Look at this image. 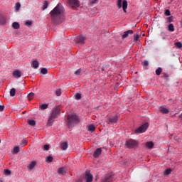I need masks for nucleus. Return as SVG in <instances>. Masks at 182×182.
Instances as JSON below:
<instances>
[{"label":"nucleus","instance_id":"4","mask_svg":"<svg viewBox=\"0 0 182 182\" xmlns=\"http://www.w3.org/2000/svg\"><path fill=\"white\" fill-rule=\"evenodd\" d=\"M125 145L128 149H134L139 146V142L134 139H129L126 141Z\"/></svg>","mask_w":182,"mask_h":182},{"label":"nucleus","instance_id":"46","mask_svg":"<svg viewBox=\"0 0 182 182\" xmlns=\"http://www.w3.org/2000/svg\"><path fill=\"white\" fill-rule=\"evenodd\" d=\"M44 150H49V145H48V144H46V145H44Z\"/></svg>","mask_w":182,"mask_h":182},{"label":"nucleus","instance_id":"26","mask_svg":"<svg viewBox=\"0 0 182 182\" xmlns=\"http://www.w3.org/2000/svg\"><path fill=\"white\" fill-rule=\"evenodd\" d=\"M28 123L30 126H36V122L33 119L28 120Z\"/></svg>","mask_w":182,"mask_h":182},{"label":"nucleus","instance_id":"21","mask_svg":"<svg viewBox=\"0 0 182 182\" xmlns=\"http://www.w3.org/2000/svg\"><path fill=\"white\" fill-rule=\"evenodd\" d=\"M12 27L14 29H19V28H21V25H19V23L18 22H14L12 23Z\"/></svg>","mask_w":182,"mask_h":182},{"label":"nucleus","instance_id":"13","mask_svg":"<svg viewBox=\"0 0 182 182\" xmlns=\"http://www.w3.org/2000/svg\"><path fill=\"white\" fill-rule=\"evenodd\" d=\"M129 35H133V30H128L124 33V34L122 36V38L124 39L129 36Z\"/></svg>","mask_w":182,"mask_h":182},{"label":"nucleus","instance_id":"19","mask_svg":"<svg viewBox=\"0 0 182 182\" xmlns=\"http://www.w3.org/2000/svg\"><path fill=\"white\" fill-rule=\"evenodd\" d=\"M117 122V116H114L112 118H110L108 121V123H116Z\"/></svg>","mask_w":182,"mask_h":182},{"label":"nucleus","instance_id":"35","mask_svg":"<svg viewBox=\"0 0 182 182\" xmlns=\"http://www.w3.org/2000/svg\"><path fill=\"white\" fill-rule=\"evenodd\" d=\"M26 26H28V28L32 26V21H27L25 22Z\"/></svg>","mask_w":182,"mask_h":182},{"label":"nucleus","instance_id":"33","mask_svg":"<svg viewBox=\"0 0 182 182\" xmlns=\"http://www.w3.org/2000/svg\"><path fill=\"white\" fill-rule=\"evenodd\" d=\"M175 46L178 48L180 49L182 48V43L181 42H177L175 43Z\"/></svg>","mask_w":182,"mask_h":182},{"label":"nucleus","instance_id":"25","mask_svg":"<svg viewBox=\"0 0 182 182\" xmlns=\"http://www.w3.org/2000/svg\"><path fill=\"white\" fill-rule=\"evenodd\" d=\"M161 72H163V69L161 68H158L156 70V75L157 76H160V75H161Z\"/></svg>","mask_w":182,"mask_h":182},{"label":"nucleus","instance_id":"50","mask_svg":"<svg viewBox=\"0 0 182 182\" xmlns=\"http://www.w3.org/2000/svg\"><path fill=\"white\" fill-rule=\"evenodd\" d=\"M75 182H82L81 180H78V181H75Z\"/></svg>","mask_w":182,"mask_h":182},{"label":"nucleus","instance_id":"12","mask_svg":"<svg viewBox=\"0 0 182 182\" xmlns=\"http://www.w3.org/2000/svg\"><path fill=\"white\" fill-rule=\"evenodd\" d=\"M101 154H102V148H97L94 152L93 156L95 159H97V157H99V156H100Z\"/></svg>","mask_w":182,"mask_h":182},{"label":"nucleus","instance_id":"32","mask_svg":"<svg viewBox=\"0 0 182 182\" xmlns=\"http://www.w3.org/2000/svg\"><path fill=\"white\" fill-rule=\"evenodd\" d=\"M33 96H35V93H33V92H30V93L28 95V100H32V99L33 98Z\"/></svg>","mask_w":182,"mask_h":182},{"label":"nucleus","instance_id":"37","mask_svg":"<svg viewBox=\"0 0 182 182\" xmlns=\"http://www.w3.org/2000/svg\"><path fill=\"white\" fill-rule=\"evenodd\" d=\"M164 15H165L166 16H170V15H171V13H170V10L166 9V10L165 11V12H164Z\"/></svg>","mask_w":182,"mask_h":182},{"label":"nucleus","instance_id":"8","mask_svg":"<svg viewBox=\"0 0 182 182\" xmlns=\"http://www.w3.org/2000/svg\"><path fill=\"white\" fill-rule=\"evenodd\" d=\"M85 41H86V37L82 35L77 36L75 39L76 43H79L80 45H83V43H85Z\"/></svg>","mask_w":182,"mask_h":182},{"label":"nucleus","instance_id":"16","mask_svg":"<svg viewBox=\"0 0 182 182\" xmlns=\"http://www.w3.org/2000/svg\"><path fill=\"white\" fill-rule=\"evenodd\" d=\"M160 112L161 113H163V114H168L170 111L168 110V109L166 108V107H161Z\"/></svg>","mask_w":182,"mask_h":182},{"label":"nucleus","instance_id":"6","mask_svg":"<svg viewBox=\"0 0 182 182\" xmlns=\"http://www.w3.org/2000/svg\"><path fill=\"white\" fill-rule=\"evenodd\" d=\"M147 129H149V123H144V124H142L141 126H140L139 127H138L136 129L134 130V133L137 134H141V133H144L146 132V130H147Z\"/></svg>","mask_w":182,"mask_h":182},{"label":"nucleus","instance_id":"18","mask_svg":"<svg viewBox=\"0 0 182 182\" xmlns=\"http://www.w3.org/2000/svg\"><path fill=\"white\" fill-rule=\"evenodd\" d=\"M96 130V127H95V125L93 124H91L88 126V132H91V133H93Z\"/></svg>","mask_w":182,"mask_h":182},{"label":"nucleus","instance_id":"29","mask_svg":"<svg viewBox=\"0 0 182 182\" xmlns=\"http://www.w3.org/2000/svg\"><path fill=\"white\" fill-rule=\"evenodd\" d=\"M47 73H48V69L45 68H41V75H47Z\"/></svg>","mask_w":182,"mask_h":182},{"label":"nucleus","instance_id":"1","mask_svg":"<svg viewBox=\"0 0 182 182\" xmlns=\"http://www.w3.org/2000/svg\"><path fill=\"white\" fill-rule=\"evenodd\" d=\"M51 21L53 23L59 25L65 19V8L59 3L50 12Z\"/></svg>","mask_w":182,"mask_h":182},{"label":"nucleus","instance_id":"27","mask_svg":"<svg viewBox=\"0 0 182 182\" xmlns=\"http://www.w3.org/2000/svg\"><path fill=\"white\" fill-rule=\"evenodd\" d=\"M75 100H80V99H82V94L80 93L75 94Z\"/></svg>","mask_w":182,"mask_h":182},{"label":"nucleus","instance_id":"47","mask_svg":"<svg viewBox=\"0 0 182 182\" xmlns=\"http://www.w3.org/2000/svg\"><path fill=\"white\" fill-rule=\"evenodd\" d=\"M4 109H5V106H4V105H0V112L4 111Z\"/></svg>","mask_w":182,"mask_h":182},{"label":"nucleus","instance_id":"52","mask_svg":"<svg viewBox=\"0 0 182 182\" xmlns=\"http://www.w3.org/2000/svg\"><path fill=\"white\" fill-rule=\"evenodd\" d=\"M0 143H1V139H0Z\"/></svg>","mask_w":182,"mask_h":182},{"label":"nucleus","instance_id":"45","mask_svg":"<svg viewBox=\"0 0 182 182\" xmlns=\"http://www.w3.org/2000/svg\"><path fill=\"white\" fill-rule=\"evenodd\" d=\"M144 66H149V61L148 60H144Z\"/></svg>","mask_w":182,"mask_h":182},{"label":"nucleus","instance_id":"41","mask_svg":"<svg viewBox=\"0 0 182 182\" xmlns=\"http://www.w3.org/2000/svg\"><path fill=\"white\" fill-rule=\"evenodd\" d=\"M4 174L6 176H9L11 175V171L9 169H4Z\"/></svg>","mask_w":182,"mask_h":182},{"label":"nucleus","instance_id":"36","mask_svg":"<svg viewBox=\"0 0 182 182\" xmlns=\"http://www.w3.org/2000/svg\"><path fill=\"white\" fill-rule=\"evenodd\" d=\"M49 6V4H48V1H45L43 2V9L45 10L48 8V6Z\"/></svg>","mask_w":182,"mask_h":182},{"label":"nucleus","instance_id":"22","mask_svg":"<svg viewBox=\"0 0 182 182\" xmlns=\"http://www.w3.org/2000/svg\"><path fill=\"white\" fill-rule=\"evenodd\" d=\"M168 31H169V32H174V25L173 23H170L168 26Z\"/></svg>","mask_w":182,"mask_h":182},{"label":"nucleus","instance_id":"17","mask_svg":"<svg viewBox=\"0 0 182 182\" xmlns=\"http://www.w3.org/2000/svg\"><path fill=\"white\" fill-rule=\"evenodd\" d=\"M36 166V161H32L30 163L29 166H27L28 170H33V168Z\"/></svg>","mask_w":182,"mask_h":182},{"label":"nucleus","instance_id":"3","mask_svg":"<svg viewBox=\"0 0 182 182\" xmlns=\"http://www.w3.org/2000/svg\"><path fill=\"white\" fill-rule=\"evenodd\" d=\"M59 116H60V109L58 107H54L50 113V116L47 122V126H52L53 122H55V119H58Z\"/></svg>","mask_w":182,"mask_h":182},{"label":"nucleus","instance_id":"42","mask_svg":"<svg viewBox=\"0 0 182 182\" xmlns=\"http://www.w3.org/2000/svg\"><path fill=\"white\" fill-rule=\"evenodd\" d=\"M82 72V69H78L75 72V75H76V76H79V75H80V73Z\"/></svg>","mask_w":182,"mask_h":182},{"label":"nucleus","instance_id":"14","mask_svg":"<svg viewBox=\"0 0 182 182\" xmlns=\"http://www.w3.org/2000/svg\"><path fill=\"white\" fill-rule=\"evenodd\" d=\"M31 66L33 69H38L39 68V62H38V60H33Z\"/></svg>","mask_w":182,"mask_h":182},{"label":"nucleus","instance_id":"24","mask_svg":"<svg viewBox=\"0 0 182 182\" xmlns=\"http://www.w3.org/2000/svg\"><path fill=\"white\" fill-rule=\"evenodd\" d=\"M46 161L47 163H52V161H53V157H52V156H47L46 158Z\"/></svg>","mask_w":182,"mask_h":182},{"label":"nucleus","instance_id":"23","mask_svg":"<svg viewBox=\"0 0 182 182\" xmlns=\"http://www.w3.org/2000/svg\"><path fill=\"white\" fill-rule=\"evenodd\" d=\"M146 147H148V149H153V147L154 146V144H153V141H149L146 142Z\"/></svg>","mask_w":182,"mask_h":182},{"label":"nucleus","instance_id":"5","mask_svg":"<svg viewBox=\"0 0 182 182\" xmlns=\"http://www.w3.org/2000/svg\"><path fill=\"white\" fill-rule=\"evenodd\" d=\"M117 6L118 9H120V8L123 9L124 12H127V1L126 0H118L117 3Z\"/></svg>","mask_w":182,"mask_h":182},{"label":"nucleus","instance_id":"11","mask_svg":"<svg viewBox=\"0 0 182 182\" xmlns=\"http://www.w3.org/2000/svg\"><path fill=\"white\" fill-rule=\"evenodd\" d=\"M114 180V178H113V176L112 175H107L106 176H105L102 178V182H112Z\"/></svg>","mask_w":182,"mask_h":182},{"label":"nucleus","instance_id":"31","mask_svg":"<svg viewBox=\"0 0 182 182\" xmlns=\"http://www.w3.org/2000/svg\"><path fill=\"white\" fill-rule=\"evenodd\" d=\"M48 104H43L41 105H40V109H41V110H45L46 109H48Z\"/></svg>","mask_w":182,"mask_h":182},{"label":"nucleus","instance_id":"9","mask_svg":"<svg viewBox=\"0 0 182 182\" xmlns=\"http://www.w3.org/2000/svg\"><path fill=\"white\" fill-rule=\"evenodd\" d=\"M68 4L73 8H79V0H68Z\"/></svg>","mask_w":182,"mask_h":182},{"label":"nucleus","instance_id":"34","mask_svg":"<svg viewBox=\"0 0 182 182\" xmlns=\"http://www.w3.org/2000/svg\"><path fill=\"white\" fill-rule=\"evenodd\" d=\"M28 144V141L26 139H23L21 143V147H23V146H26Z\"/></svg>","mask_w":182,"mask_h":182},{"label":"nucleus","instance_id":"30","mask_svg":"<svg viewBox=\"0 0 182 182\" xmlns=\"http://www.w3.org/2000/svg\"><path fill=\"white\" fill-rule=\"evenodd\" d=\"M16 92V90H15V88H12L10 90V96H11V97H14V96H15Z\"/></svg>","mask_w":182,"mask_h":182},{"label":"nucleus","instance_id":"20","mask_svg":"<svg viewBox=\"0 0 182 182\" xmlns=\"http://www.w3.org/2000/svg\"><path fill=\"white\" fill-rule=\"evenodd\" d=\"M68 142L66 141L63 142L60 146L61 150H66L68 149Z\"/></svg>","mask_w":182,"mask_h":182},{"label":"nucleus","instance_id":"28","mask_svg":"<svg viewBox=\"0 0 182 182\" xmlns=\"http://www.w3.org/2000/svg\"><path fill=\"white\" fill-rule=\"evenodd\" d=\"M171 171H172L171 168H168L165 170L164 174V176H168V174H171Z\"/></svg>","mask_w":182,"mask_h":182},{"label":"nucleus","instance_id":"10","mask_svg":"<svg viewBox=\"0 0 182 182\" xmlns=\"http://www.w3.org/2000/svg\"><path fill=\"white\" fill-rule=\"evenodd\" d=\"M58 173L60 176H65L68 173V168L66 167H60L58 169Z\"/></svg>","mask_w":182,"mask_h":182},{"label":"nucleus","instance_id":"49","mask_svg":"<svg viewBox=\"0 0 182 182\" xmlns=\"http://www.w3.org/2000/svg\"><path fill=\"white\" fill-rule=\"evenodd\" d=\"M173 21V18H171V17L168 18V22H172Z\"/></svg>","mask_w":182,"mask_h":182},{"label":"nucleus","instance_id":"40","mask_svg":"<svg viewBox=\"0 0 182 182\" xmlns=\"http://www.w3.org/2000/svg\"><path fill=\"white\" fill-rule=\"evenodd\" d=\"M19 151V146H16L14 149V154H18V152Z\"/></svg>","mask_w":182,"mask_h":182},{"label":"nucleus","instance_id":"48","mask_svg":"<svg viewBox=\"0 0 182 182\" xmlns=\"http://www.w3.org/2000/svg\"><path fill=\"white\" fill-rule=\"evenodd\" d=\"M97 0H92L91 1V2H90V4H92V5H93L95 2H97Z\"/></svg>","mask_w":182,"mask_h":182},{"label":"nucleus","instance_id":"15","mask_svg":"<svg viewBox=\"0 0 182 182\" xmlns=\"http://www.w3.org/2000/svg\"><path fill=\"white\" fill-rule=\"evenodd\" d=\"M13 76H14L16 78L21 77L22 76V73L19 70H16L13 72Z\"/></svg>","mask_w":182,"mask_h":182},{"label":"nucleus","instance_id":"43","mask_svg":"<svg viewBox=\"0 0 182 182\" xmlns=\"http://www.w3.org/2000/svg\"><path fill=\"white\" fill-rule=\"evenodd\" d=\"M20 9H21V4L20 3H16V10L19 11Z\"/></svg>","mask_w":182,"mask_h":182},{"label":"nucleus","instance_id":"51","mask_svg":"<svg viewBox=\"0 0 182 182\" xmlns=\"http://www.w3.org/2000/svg\"><path fill=\"white\" fill-rule=\"evenodd\" d=\"M102 71L105 70V68H102Z\"/></svg>","mask_w":182,"mask_h":182},{"label":"nucleus","instance_id":"7","mask_svg":"<svg viewBox=\"0 0 182 182\" xmlns=\"http://www.w3.org/2000/svg\"><path fill=\"white\" fill-rule=\"evenodd\" d=\"M85 182H93V175L90 173V171H85Z\"/></svg>","mask_w":182,"mask_h":182},{"label":"nucleus","instance_id":"44","mask_svg":"<svg viewBox=\"0 0 182 182\" xmlns=\"http://www.w3.org/2000/svg\"><path fill=\"white\" fill-rule=\"evenodd\" d=\"M0 23L4 25L5 23V17H2L1 20L0 21Z\"/></svg>","mask_w":182,"mask_h":182},{"label":"nucleus","instance_id":"2","mask_svg":"<svg viewBox=\"0 0 182 182\" xmlns=\"http://www.w3.org/2000/svg\"><path fill=\"white\" fill-rule=\"evenodd\" d=\"M80 123V119L76 114H68L67 117V126L68 129H72L75 127L76 124Z\"/></svg>","mask_w":182,"mask_h":182},{"label":"nucleus","instance_id":"39","mask_svg":"<svg viewBox=\"0 0 182 182\" xmlns=\"http://www.w3.org/2000/svg\"><path fill=\"white\" fill-rule=\"evenodd\" d=\"M55 95L56 96H60L62 95V92L60 91V89H58L55 90Z\"/></svg>","mask_w":182,"mask_h":182},{"label":"nucleus","instance_id":"38","mask_svg":"<svg viewBox=\"0 0 182 182\" xmlns=\"http://www.w3.org/2000/svg\"><path fill=\"white\" fill-rule=\"evenodd\" d=\"M139 34L134 35V42H137L139 41Z\"/></svg>","mask_w":182,"mask_h":182}]
</instances>
